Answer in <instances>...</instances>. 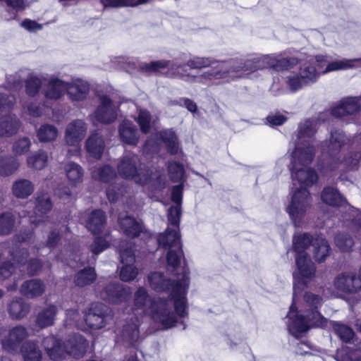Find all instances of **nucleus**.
Here are the masks:
<instances>
[{
	"label": "nucleus",
	"mask_w": 361,
	"mask_h": 361,
	"mask_svg": "<svg viewBox=\"0 0 361 361\" xmlns=\"http://www.w3.org/2000/svg\"><path fill=\"white\" fill-rule=\"evenodd\" d=\"M308 279L298 274L296 272L293 273V302L287 314V326L290 334L296 338L302 336L310 327L324 328L329 322L328 319L317 311V309L323 303V299L319 295L312 293H306L305 295V302L307 307H308L306 310L307 314L305 316L307 319L297 310L295 306L296 296L305 288Z\"/></svg>",
	"instance_id": "nucleus-1"
},
{
	"label": "nucleus",
	"mask_w": 361,
	"mask_h": 361,
	"mask_svg": "<svg viewBox=\"0 0 361 361\" xmlns=\"http://www.w3.org/2000/svg\"><path fill=\"white\" fill-rule=\"evenodd\" d=\"M255 62V56H253L246 59L216 64L211 70L202 72L198 75H192L185 72L182 73L180 75L188 83H199L211 86L216 84L217 80L229 81L235 78L244 76L245 71H257Z\"/></svg>",
	"instance_id": "nucleus-2"
},
{
	"label": "nucleus",
	"mask_w": 361,
	"mask_h": 361,
	"mask_svg": "<svg viewBox=\"0 0 361 361\" xmlns=\"http://www.w3.org/2000/svg\"><path fill=\"white\" fill-rule=\"evenodd\" d=\"M149 286L157 292H169L172 301V310L180 319L188 315L186 294L188 288V277L185 271L180 281H171L163 273L155 271L147 277Z\"/></svg>",
	"instance_id": "nucleus-3"
},
{
	"label": "nucleus",
	"mask_w": 361,
	"mask_h": 361,
	"mask_svg": "<svg viewBox=\"0 0 361 361\" xmlns=\"http://www.w3.org/2000/svg\"><path fill=\"white\" fill-rule=\"evenodd\" d=\"M134 305L142 314L150 311L153 319L161 324L164 329L173 327L180 319L172 310L171 300L160 298L152 299L143 287H140L135 292Z\"/></svg>",
	"instance_id": "nucleus-4"
},
{
	"label": "nucleus",
	"mask_w": 361,
	"mask_h": 361,
	"mask_svg": "<svg viewBox=\"0 0 361 361\" xmlns=\"http://www.w3.org/2000/svg\"><path fill=\"white\" fill-rule=\"evenodd\" d=\"M360 60V59H343L329 63L325 67L326 63L325 57L324 56H316L301 63L298 73L305 83L310 85L316 82L322 74L354 68L355 63Z\"/></svg>",
	"instance_id": "nucleus-5"
},
{
	"label": "nucleus",
	"mask_w": 361,
	"mask_h": 361,
	"mask_svg": "<svg viewBox=\"0 0 361 361\" xmlns=\"http://www.w3.org/2000/svg\"><path fill=\"white\" fill-rule=\"evenodd\" d=\"M317 121L307 119L301 122L298 126V140L294 153L295 160L303 163H311L314 157L315 140L314 136L317 132Z\"/></svg>",
	"instance_id": "nucleus-6"
},
{
	"label": "nucleus",
	"mask_w": 361,
	"mask_h": 361,
	"mask_svg": "<svg viewBox=\"0 0 361 361\" xmlns=\"http://www.w3.org/2000/svg\"><path fill=\"white\" fill-rule=\"evenodd\" d=\"M348 142V138L342 130H336L331 133L329 142L322 146L324 157L319 163V169L322 173H326L338 167L342 162L338 154Z\"/></svg>",
	"instance_id": "nucleus-7"
},
{
	"label": "nucleus",
	"mask_w": 361,
	"mask_h": 361,
	"mask_svg": "<svg viewBox=\"0 0 361 361\" xmlns=\"http://www.w3.org/2000/svg\"><path fill=\"white\" fill-rule=\"evenodd\" d=\"M118 175L127 180H134L140 185H145L152 178L148 170L142 168L139 157L133 153L121 157L117 164Z\"/></svg>",
	"instance_id": "nucleus-8"
},
{
	"label": "nucleus",
	"mask_w": 361,
	"mask_h": 361,
	"mask_svg": "<svg viewBox=\"0 0 361 361\" xmlns=\"http://www.w3.org/2000/svg\"><path fill=\"white\" fill-rule=\"evenodd\" d=\"M158 243L165 249H168L167 264L169 267L175 271L180 264L183 253L179 234V228L168 226L164 233L157 238Z\"/></svg>",
	"instance_id": "nucleus-9"
},
{
	"label": "nucleus",
	"mask_w": 361,
	"mask_h": 361,
	"mask_svg": "<svg viewBox=\"0 0 361 361\" xmlns=\"http://www.w3.org/2000/svg\"><path fill=\"white\" fill-rule=\"evenodd\" d=\"M314 239L307 233H297L293 237V248L298 253L295 257L298 274L306 278H312L315 273L314 264L305 251L311 243L313 244Z\"/></svg>",
	"instance_id": "nucleus-10"
},
{
	"label": "nucleus",
	"mask_w": 361,
	"mask_h": 361,
	"mask_svg": "<svg viewBox=\"0 0 361 361\" xmlns=\"http://www.w3.org/2000/svg\"><path fill=\"white\" fill-rule=\"evenodd\" d=\"M16 102L13 94L0 93V137L16 135L20 126V121L14 114H9Z\"/></svg>",
	"instance_id": "nucleus-11"
},
{
	"label": "nucleus",
	"mask_w": 361,
	"mask_h": 361,
	"mask_svg": "<svg viewBox=\"0 0 361 361\" xmlns=\"http://www.w3.org/2000/svg\"><path fill=\"white\" fill-rule=\"evenodd\" d=\"M312 202V197L307 189H297L294 192L287 212L295 226H302V220Z\"/></svg>",
	"instance_id": "nucleus-12"
},
{
	"label": "nucleus",
	"mask_w": 361,
	"mask_h": 361,
	"mask_svg": "<svg viewBox=\"0 0 361 361\" xmlns=\"http://www.w3.org/2000/svg\"><path fill=\"white\" fill-rule=\"evenodd\" d=\"M321 197L325 204L334 207H348L355 218L352 220L353 227L357 231H361V214L351 207L347 202L345 198L339 192V191L333 187H325L321 194Z\"/></svg>",
	"instance_id": "nucleus-13"
},
{
	"label": "nucleus",
	"mask_w": 361,
	"mask_h": 361,
	"mask_svg": "<svg viewBox=\"0 0 361 361\" xmlns=\"http://www.w3.org/2000/svg\"><path fill=\"white\" fill-rule=\"evenodd\" d=\"M310 164L295 160L294 153H293L291 161L292 178L294 184L297 181L300 185V189H306V188L312 185L317 181L318 176L316 171L312 169L304 167Z\"/></svg>",
	"instance_id": "nucleus-14"
},
{
	"label": "nucleus",
	"mask_w": 361,
	"mask_h": 361,
	"mask_svg": "<svg viewBox=\"0 0 361 361\" xmlns=\"http://www.w3.org/2000/svg\"><path fill=\"white\" fill-rule=\"evenodd\" d=\"M107 307L102 303H92L84 314L87 326L92 329L104 328L111 320Z\"/></svg>",
	"instance_id": "nucleus-15"
},
{
	"label": "nucleus",
	"mask_w": 361,
	"mask_h": 361,
	"mask_svg": "<svg viewBox=\"0 0 361 361\" xmlns=\"http://www.w3.org/2000/svg\"><path fill=\"white\" fill-rule=\"evenodd\" d=\"M166 68H168V71L166 73V76L169 78H179L185 82L186 81L181 77V73L185 72L190 74L185 66L180 63H171L170 61L166 60L154 61L140 65L141 70L150 73H157Z\"/></svg>",
	"instance_id": "nucleus-16"
},
{
	"label": "nucleus",
	"mask_w": 361,
	"mask_h": 361,
	"mask_svg": "<svg viewBox=\"0 0 361 361\" xmlns=\"http://www.w3.org/2000/svg\"><path fill=\"white\" fill-rule=\"evenodd\" d=\"M6 255L11 256L14 262H3L0 263V281L5 280L11 276L16 269L15 263L23 266L27 261L28 253L24 248L16 250L15 252L10 250L6 251L0 249V258L6 257Z\"/></svg>",
	"instance_id": "nucleus-17"
},
{
	"label": "nucleus",
	"mask_w": 361,
	"mask_h": 361,
	"mask_svg": "<svg viewBox=\"0 0 361 361\" xmlns=\"http://www.w3.org/2000/svg\"><path fill=\"white\" fill-rule=\"evenodd\" d=\"M334 288L346 294H355L361 290V278L354 271H343L334 280Z\"/></svg>",
	"instance_id": "nucleus-18"
},
{
	"label": "nucleus",
	"mask_w": 361,
	"mask_h": 361,
	"mask_svg": "<svg viewBox=\"0 0 361 361\" xmlns=\"http://www.w3.org/2000/svg\"><path fill=\"white\" fill-rule=\"evenodd\" d=\"M118 106L107 95L99 97V105L94 112V117L97 121L108 124L114 122L118 115Z\"/></svg>",
	"instance_id": "nucleus-19"
},
{
	"label": "nucleus",
	"mask_w": 361,
	"mask_h": 361,
	"mask_svg": "<svg viewBox=\"0 0 361 361\" xmlns=\"http://www.w3.org/2000/svg\"><path fill=\"white\" fill-rule=\"evenodd\" d=\"M29 336L28 329L25 326L17 325L9 330L8 336L2 341V347L10 353H18L23 341Z\"/></svg>",
	"instance_id": "nucleus-20"
},
{
	"label": "nucleus",
	"mask_w": 361,
	"mask_h": 361,
	"mask_svg": "<svg viewBox=\"0 0 361 361\" xmlns=\"http://www.w3.org/2000/svg\"><path fill=\"white\" fill-rule=\"evenodd\" d=\"M255 69L261 70L264 68H289L298 63L295 57L278 59L274 55H263L255 56Z\"/></svg>",
	"instance_id": "nucleus-21"
},
{
	"label": "nucleus",
	"mask_w": 361,
	"mask_h": 361,
	"mask_svg": "<svg viewBox=\"0 0 361 361\" xmlns=\"http://www.w3.org/2000/svg\"><path fill=\"white\" fill-rule=\"evenodd\" d=\"M120 257L123 267L120 271V278L123 281L129 282L135 279L137 269L133 265L135 258L131 247L120 248Z\"/></svg>",
	"instance_id": "nucleus-22"
},
{
	"label": "nucleus",
	"mask_w": 361,
	"mask_h": 361,
	"mask_svg": "<svg viewBox=\"0 0 361 361\" xmlns=\"http://www.w3.org/2000/svg\"><path fill=\"white\" fill-rule=\"evenodd\" d=\"M361 109V96L348 97L342 99L331 109V114L337 118H343L348 116L355 115Z\"/></svg>",
	"instance_id": "nucleus-23"
},
{
	"label": "nucleus",
	"mask_w": 361,
	"mask_h": 361,
	"mask_svg": "<svg viewBox=\"0 0 361 361\" xmlns=\"http://www.w3.org/2000/svg\"><path fill=\"white\" fill-rule=\"evenodd\" d=\"M86 123L80 119L74 120L66 127L64 140L70 146L78 145L85 137L87 132Z\"/></svg>",
	"instance_id": "nucleus-24"
},
{
	"label": "nucleus",
	"mask_w": 361,
	"mask_h": 361,
	"mask_svg": "<svg viewBox=\"0 0 361 361\" xmlns=\"http://www.w3.org/2000/svg\"><path fill=\"white\" fill-rule=\"evenodd\" d=\"M100 298L111 303H121L130 297L128 289L120 283H112L106 286L99 293Z\"/></svg>",
	"instance_id": "nucleus-25"
},
{
	"label": "nucleus",
	"mask_w": 361,
	"mask_h": 361,
	"mask_svg": "<svg viewBox=\"0 0 361 361\" xmlns=\"http://www.w3.org/2000/svg\"><path fill=\"white\" fill-rule=\"evenodd\" d=\"M35 216H30V223L39 226L45 222L47 217L44 216L52 207L50 196L48 193L38 192L35 200Z\"/></svg>",
	"instance_id": "nucleus-26"
},
{
	"label": "nucleus",
	"mask_w": 361,
	"mask_h": 361,
	"mask_svg": "<svg viewBox=\"0 0 361 361\" xmlns=\"http://www.w3.org/2000/svg\"><path fill=\"white\" fill-rule=\"evenodd\" d=\"M44 82L42 93L49 100H57L66 92V82L58 78L51 76L44 78Z\"/></svg>",
	"instance_id": "nucleus-27"
},
{
	"label": "nucleus",
	"mask_w": 361,
	"mask_h": 361,
	"mask_svg": "<svg viewBox=\"0 0 361 361\" xmlns=\"http://www.w3.org/2000/svg\"><path fill=\"white\" fill-rule=\"evenodd\" d=\"M137 322V319H135V321L123 325L121 331L117 335V341L126 346L134 345L140 338Z\"/></svg>",
	"instance_id": "nucleus-28"
},
{
	"label": "nucleus",
	"mask_w": 361,
	"mask_h": 361,
	"mask_svg": "<svg viewBox=\"0 0 361 361\" xmlns=\"http://www.w3.org/2000/svg\"><path fill=\"white\" fill-rule=\"evenodd\" d=\"M87 341L80 334H73L64 344L66 355L69 354L73 357L82 356L88 347Z\"/></svg>",
	"instance_id": "nucleus-29"
},
{
	"label": "nucleus",
	"mask_w": 361,
	"mask_h": 361,
	"mask_svg": "<svg viewBox=\"0 0 361 361\" xmlns=\"http://www.w3.org/2000/svg\"><path fill=\"white\" fill-rule=\"evenodd\" d=\"M42 345L52 360H61L66 355L64 346H62L60 341L52 335L44 337Z\"/></svg>",
	"instance_id": "nucleus-30"
},
{
	"label": "nucleus",
	"mask_w": 361,
	"mask_h": 361,
	"mask_svg": "<svg viewBox=\"0 0 361 361\" xmlns=\"http://www.w3.org/2000/svg\"><path fill=\"white\" fill-rule=\"evenodd\" d=\"M118 221L121 230L129 238H136L144 231L143 226L130 216L120 214Z\"/></svg>",
	"instance_id": "nucleus-31"
},
{
	"label": "nucleus",
	"mask_w": 361,
	"mask_h": 361,
	"mask_svg": "<svg viewBox=\"0 0 361 361\" xmlns=\"http://www.w3.org/2000/svg\"><path fill=\"white\" fill-rule=\"evenodd\" d=\"M59 307L55 305H49L42 309L37 314L35 324L39 329H45L54 325Z\"/></svg>",
	"instance_id": "nucleus-32"
},
{
	"label": "nucleus",
	"mask_w": 361,
	"mask_h": 361,
	"mask_svg": "<svg viewBox=\"0 0 361 361\" xmlns=\"http://www.w3.org/2000/svg\"><path fill=\"white\" fill-rule=\"evenodd\" d=\"M89 85L80 79L66 82V92L72 101H82L85 99L89 92Z\"/></svg>",
	"instance_id": "nucleus-33"
},
{
	"label": "nucleus",
	"mask_w": 361,
	"mask_h": 361,
	"mask_svg": "<svg viewBox=\"0 0 361 361\" xmlns=\"http://www.w3.org/2000/svg\"><path fill=\"white\" fill-rule=\"evenodd\" d=\"M85 147L90 156L99 159L105 148L104 140L98 133H92L86 140Z\"/></svg>",
	"instance_id": "nucleus-34"
},
{
	"label": "nucleus",
	"mask_w": 361,
	"mask_h": 361,
	"mask_svg": "<svg viewBox=\"0 0 361 361\" xmlns=\"http://www.w3.org/2000/svg\"><path fill=\"white\" fill-rule=\"evenodd\" d=\"M20 291L26 298H35L44 293L45 285L39 279L27 280L22 284Z\"/></svg>",
	"instance_id": "nucleus-35"
},
{
	"label": "nucleus",
	"mask_w": 361,
	"mask_h": 361,
	"mask_svg": "<svg viewBox=\"0 0 361 361\" xmlns=\"http://www.w3.org/2000/svg\"><path fill=\"white\" fill-rule=\"evenodd\" d=\"M119 135L121 140L130 145H136L139 135L137 128L128 121H124L119 126Z\"/></svg>",
	"instance_id": "nucleus-36"
},
{
	"label": "nucleus",
	"mask_w": 361,
	"mask_h": 361,
	"mask_svg": "<svg viewBox=\"0 0 361 361\" xmlns=\"http://www.w3.org/2000/svg\"><path fill=\"white\" fill-rule=\"evenodd\" d=\"M19 352L21 353L24 361H42V355L37 341H25L21 345Z\"/></svg>",
	"instance_id": "nucleus-37"
},
{
	"label": "nucleus",
	"mask_w": 361,
	"mask_h": 361,
	"mask_svg": "<svg viewBox=\"0 0 361 361\" xmlns=\"http://www.w3.org/2000/svg\"><path fill=\"white\" fill-rule=\"evenodd\" d=\"M64 171L72 187H76L82 182L84 170L80 164L73 161H68L64 165Z\"/></svg>",
	"instance_id": "nucleus-38"
},
{
	"label": "nucleus",
	"mask_w": 361,
	"mask_h": 361,
	"mask_svg": "<svg viewBox=\"0 0 361 361\" xmlns=\"http://www.w3.org/2000/svg\"><path fill=\"white\" fill-rule=\"evenodd\" d=\"M30 310V305L23 298L13 300L8 305V313L13 319H21L25 317Z\"/></svg>",
	"instance_id": "nucleus-39"
},
{
	"label": "nucleus",
	"mask_w": 361,
	"mask_h": 361,
	"mask_svg": "<svg viewBox=\"0 0 361 361\" xmlns=\"http://www.w3.org/2000/svg\"><path fill=\"white\" fill-rule=\"evenodd\" d=\"M106 221L104 212L100 209L92 211L87 220V228L94 234L98 233L104 228Z\"/></svg>",
	"instance_id": "nucleus-40"
},
{
	"label": "nucleus",
	"mask_w": 361,
	"mask_h": 361,
	"mask_svg": "<svg viewBox=\"0 0 361 361\" xmlns=\"http://www.w3.org/2000/svg\"><path fill=\"white\" fill-rule=\"evenodd\" d=\"M159 136L170 154L175 155L181 152L178 137L174 131L171 129L164 130L159 133Z\"/></svg>",
	"instance_id": "nucleus-41"
},
{
	"label": "nucleus",
	"mask_w": 361,
	"mask_h": 361,
	"mask_svg": "<svg viewBox=\"0 0 361 361\" xmlns=\"http://www.w3.org/2000/svg\"><path fill=\"white\" fill-rule=\"evenodd\" d=\"M34 190L33 183L25 178L16 180L12 185L13 194L17 198H27L33 192Z\"/></svg>",
	"instance_id": "nucleus-42"
},
{
	"label": "nucleus",
	"mask_w": 361,
	"mask_h": 361,
	"mask_svg": "<svg viewBox=\"0 0 361 361\" xmlns=\"http://www.w3.org/2000/svg\"><path fill=\"white\" fill-rule=\"evenodd\" d=\"M91 176L93 179L103 183H110L116 178V173L113 167L109 164L95 166L91 171Z\"/></svg>",
	"instance_id": "nucleus-43"
},
{
	"label": "nucleus",
	"mask_w": 361,
	"mask_h": 361,
	"mask_svg": "<svg viewBox=\"0 0 361 361\" xmlns=\"http://www.w3.org/2000/svg\"><path fill=\"white\" fill-rule=\"evenodd\" d=\"M313 257L318 262H322L329 256L330 246L326 240L322 236L318 235L313 241Z\"/></svg>",
	"instance_id": "nucleus-44"
},
{
	"label": "nucleus",
	"mask_w": 361,
	"mask_h": 361,
	"mask_svg": "<svg viewBox=\"0 0 361 361\" xmlns=\"http://www.w3.org/2000/svg\"><path fill=\"white\" fill-rule=\"evenodd\" d=\"M36 135L40 142H51L56 140L59 130L54 125L45 123L37 129Z\"/></svg>",
	"instance_id": "nucleus-45"
},
{
	"label": "nucleus",
	"mask_w": 361,
	"mask_h": 361,
	"mask_svg": "<svg viewBox=\"0 0 361 361\" xmlns=\"http://www.w3.org/2000/svg\"><path fill=\"white\" fill-rule=\"evenodd\" d=\"M49 160V156L46 151L39 149L31 153L27 157V164L30 169L42 170L46 167Z\"/></svg>",
	"instance_id": "nucleus-46"
},
{
	"label": "nucleus",
	"mask_w": 361,
	"mask_h": 361,
	"mask_svg": "<svg viewBox=\"0 0 361 361\" xmlns=\"http://www.w3.org/2000/svg\"><path fill=\"white\" fill-rule=\"evenodd\" d=\"M109 242L104 238H95L90 244L89 249L92 255L82 261V264H93L97 260V256L109 247Z\"/></svg>",
	"instance_id": "nucleus-47"
},
{
	"label": "nucleus",
	"mask_w": 361,
	"mask_h": 361,
	"mask_svg": "<svg viewBox=\"0 0 361 361\" xmlns=\"http://www.w3.org/2000/svg\"><path fill=\"white\" fill-rule=\"evenodd\" d=\"M97 279V274L93 267H85L79 271L75 276L74 282L76 286L84 287L93 283Z\"/></svg>",
	"instance_id": "nucleus-48"
},
{
	"label": "nucleus",
	"mask_w": 361,
	"mask_h": 361,
	"mask_svg": "<svg viewBox=\"0 0 361 361\" xmlns=\"http://www.w3.org/2000/svg\"><path fill=\"white\" fill-rule=\"evenodd\" d=\"M219 62H215L210 59L209 58L207 57H194L192 59H189L185 65L182 64L183 66H185V67H188L190 69H197L201 70L202 68H208V69L203 71V72L207 71L208 70H211L213 66H216V64H219ZM187 69V68H185ZM202 73V71L200 72L196 75H200ZM190 75H194L193 74L190 73Z\"/></svg>",
	"instance_id": "nucleus-49"
},
{
	"label": "nucleus",
	"mask_w": 361,
	"mask_h": 361,
	"mask_svg": "<svg viewBox=\"0 0 361 361\" xmlns=\"http://www.w3.org/2000/svg\"><path fill=\"white\" fill-rule=\"evenodd\" d=\"M19 167L17 159L13 157L0 159V176L6 177L13 173Z\"/></svg>",
	"instance_id": "nucleus-50"
},
{
	"label": "nucleus",
	"mask_w": 361,
	"mask_h": 361,
	"mask_svg": "<svg viewBox=\"0 0 361 361\" xmlns=\"http://www.w3.org/2000/svg\"><path fill=\"white\" fill-rule=\"evenodd\" d=\"M333 329L336 334L345 343H351L354 338V331L347 325L336 322H331Z\"/></svg>",
	"instance_id": "nucleus-51"
},
{
	"label": "nucleus",
	"mask_w": 361,
	"mask_h": 361,
	"mask_svg": "<svg viewBox=\"0 0 361 361\" xmlns=\"http://www.w3.org/2000/svg\"><path fill=\"white\" fill-rule=\"evenodd\" d=\"M151 0H101V2L104 7H126L131 6L135 7L141 4H146Z\"/></svg>",
	"instance_id": "nucleus-52"
},
{
	"label": "nucleus",
	"mask_w": 361,
	"mask_h": 361,
	"mask_svg": "<svg viewBox=\"0 0 361 361\" xmlns=\"http://www.w3.org/2000/svg\"><path fill=\"white\" fill-rule=\"evenodd\" d=\"M32 142L28 137H21L15 140L12 145V152L16 156L26 154L30 149Z\"/></svg>",
	"instance_id": "nucleus-53"
},
{
	"label": "nucleus",
	"mask_w": 361,
	"mask_h": 361,
	"mask_svg": "<svg viewBox=\"0 0 361 361\" xmlns=\"http://www.w3.org/2000/svg\"><path fill=\"white\" fill-rule=\"evenodd\" d=\"M286 84L291 92H295L305 86H308L301 78L298 73H290L286 77Z\"/></svg>",
	"instance_id": "nucleus-54"
},
{
	"label": "nucleus",
	"mask_w": 361,
	"mask_h": 361,
	"mask_svg": "<svg viewBox=\"0 0 361 361\" xmlns=\"http://www.w3.org/2000/svg\"><path fill=\"white\" fill-rule=\"evenodd\" d=\"M15 225V217L11 212H4L0 214V234H9Z\"/></svg>",
	"instance_id": "nucleus-55"
},
{
	"label": "nucleus",
	"mask_w": 361,
	"mask_h": 361,
	"mask_svg": "<svg viewBox=\"0 0 361 361\" xmlns=\"http://www.w3.org/2000/svg\"><path fill=\"white\" fill-rule=\"evenodd\" d=\"M44 79L35 75H30L25 81V92L27 95L35 97L43 85Z\"/></svg>",
	"instance_id": "nucleus-56"
},
{
	"label": "nucleus",
	"mask_w": 361,
	"mask_h": 361,
	"mask_svg": "<svg viewBox=\"0 0 361 361\" xmlns=\"http://www.w3.org/2000/svg\"><path fill=\"white\" fill-rule=\"evenodd\" d=\"M168 171L173 182L179 183L183 179L185 171L181 164L174 161H169Z\"/></svg>",
	"instance_id": "nucleus-57"
},
{
	"label": "nucleus",
	"mask_w": 361,
	"mask_h": 361,
	"mask_svg": "<svg viewBox=\"0 0 361 361\" xmlns=\"http://www.w3.org/2000/svg\"><path fill=\"white\" fill-rule=\"evenodd\" d=\"M152 117L149 111L146 110H139L138 116L136 118L140 130L143 133H148L152 127Z\"/></svg>",
	"instance_id": "nucleus-58"
},
{
	"label": "nucleus",
	"mask_w": 361,
	"mask_h": 361,
	"mask_svg": "<svg viewBox=\"0 0 361 361\" xmlns=\"http://www.w3.org/2000/svg\"><path fill=\"white\" fill-rule=\"evenodd\" d=\"M335 243L342 252L350 251L354 245L353 238L345 233L336 234Z\"/></svg>",
	"instance_id": "nucleus-59"
},
{
	"label": "nucleus",
	"mask_w": 361,
	"mask_h": 361,
	"mask_svg": "<svg viewBox=\"0 0 361 361\" xmlns=\"http://www.w3.org/2000/svg\"><path fill=\"white\" fill-rule=\"evenodd\" d=\"M180 215H181L180 205L175 204V205L171 206L169 209L168 220L169 221L171 226L176 227V228H179Z\"/></svg>",
	"instance_id": "nucleus-60"
},
{
	"label": "nucleus",
	"mask_w": 361,
	"mask_h": 361,
	"mask_svg": "<svg viewBox=\"0 0 361 361\" xmlns=\"http://www.w3.org/2000/svg\"><path fill=\"white\" fill-rule=\"evenodd\" d=\"M23 111L32 117H39L42 114V109L34 102H29L23 104Z\"/></svg>",
	"instance_id": "nucleus-61"
},
{
	"label": "nucleus",
	"mask_w": 361,
	"mask_h": 361,
	"mask_svg": "<svg viewBox=\"0 0 361 361\" xmlns=\"http://www.w3.org/2000/svg\"><path fill=\"white\" fill-rule=\"evenodd\" d=\"M20 25L29 32H36L37 30H40L42 28L41 24H39L36 21L30 19H25L23 20L20 23Z\"/></svg>",
	"instance_id": "nucleus-62"
},
{
	"label": "nucleus",
	"mask_w": 361,
	"mask_h": 361,
	"mask_svg": "<svg viewBox=\"0 0 361 361\" xmlns=\"http://www.w3.org/2000/svg\"><path fill=\"white\" fill-rule=\"evenodd\" d=\"M268 123L272 126H281L286 121V117L279 114H271L267 117Z\"/></svg>",
	"instance_id": "nucleus-63"
},
{
	"label": "nucleus",
	"mask_w": 361,
	"mask_h": 361,
	"mask_svg": "<svg viewBox=\"0 0 361 361\" xmlns=\"http://www.w3.org/2000/svg\"><path fill=\"white\" fill-rule=\"evenodd\" d=\"M80 319V314L78 310L70 309L66 311V322L67 325H73L75 324Z\"/></svg>",
	"instance_id": "nucleus-64"
}]
</instances>
